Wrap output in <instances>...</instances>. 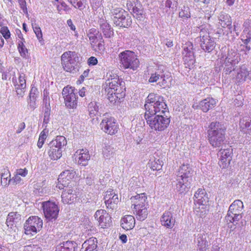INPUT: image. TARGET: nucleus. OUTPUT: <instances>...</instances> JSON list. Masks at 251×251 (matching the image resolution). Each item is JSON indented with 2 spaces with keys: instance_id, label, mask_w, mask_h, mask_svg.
I'll return each mask as SVG.
<instances>
[{
  "instance_id": "4468645a",
  "label": "nucleus",
  "mask_w": 251,
  "mask_h": 251,
  "mask_svg": "<svg viewBox=\"0 0 251 251\" xmlns=\"http://www.w3.org/2000/svg\"><path fill=\"white\" fill-rule=\"evenodd\" d=\"M76 58L75 52L68 51L63 53L61 56V62L64 70L70 73L75 70Z\"/></svg>"
},
{
  "instance_id": "6e6d98bb",
  "label": "nucleus",
  "mask_w": 251,
  "mask_h": 251,
  "mask_svg": "<svg viewBox=\"0 0 251 251\" xmlns=\"http://www.w3.org/2000/svg\"><path fill=\"white\" fill-rule=\"evenodd\" d=\"M179 16L181 18H184L186 19L189 18L191 16L189 8L187 7H184V9H182L181 11L179 12Z\"/></svg>"
},
{
  "instance_id": "680f3d73",
  "label": "nucleus",
  "mask_w": 251,
  "mask_h": 251,
  "mask_svg": "<svg viewBox=\"0 0 251 251\" xmlns=\"http://www.w3.org/2000/svg\"><path fill=\"white\" fill-rule=\"evenodd\" d=\"M139 1L138 0H128L127 1L126 5L128 8L129 11H130L131 9L136 6V3L138 2Z\"/></svg>"
},
{
  "instance_id": "c756f323",
  "label": "nucleus",
  "mask_w": 251,
  "mask_h": 251,
  "mask_svg": "<svg viewBox=\"0 0 251 251\" xmlns=\"http://www.w3.org/2000/svg\"><path fill=\"white\" fill-rule=\"evenodd\" d=\"M219 24L222 27H227L230 30L231 20L229 15L225 13H221L219 16Z\"/></svg>"
},
{
  "instance_id": "5701e85b",
  "label": "nucleus",
  "mask_w": 251,
  "mask_h": 251,
  "mask_svg": "<svg viewBox=\"0 0 251 251\" xmlns=\"http://www.w3.org/2000/svg\"><path fill=\"white\" fill-rule=\"evenodd\" d=\"M23 221L22 216L17 212H10L6 219V224L7 226L12 228L13 226H17L20 225Z\"/></svg>"
},
{
  "instance_id": "a211bd4d",
  "label": "nucleus",
  "mask_w": 251,
  "mask_h": 251,
  "mask_svg": "<svg viewBox=\"0 0 251 251\" xmlns=\"http://www.w3.org/2000/svg\"><path fill=\"white\" fill-rule=\"evenodd\" d=\"M195 236L194 242L196 244L197 251H206L210 245L207 234L203 232Z\"/></svg>"
},
{
  "instance_id": "4be33fe9",
  "label": "nucleus",
  "mask_w": 251,
  "mask_h": 251,
  "mask_svg": "<svg viewBox=\"0 0 251 251\" xmlns=\"http://www.w3.org/2000/svg\"><path fill=\"white\" fill-rule=\"evenodd\" d=\"M75 160L78 165L85 166L88 164L90 158L89 151L87 149L77 150L74 154Z\"/></svg>"
},
{
  "instance_id": "864d4df0",
  "label": "nucleus",
  "mask_w": 251,
  "mask_h": 251,
  "mask_svg": "<svg viewBox=\"0 0 251 251\" xmlns=\"http://www.w3.org/2000/svg\"><path fill=\"white\" fill-rule=\"evenodd\" d=\"M65 174H60L58 176V180L59 182H62V183L58 184V187L59 189H63V190H64L65 188H68V187L66 186L67 184L66 183H64V182H66V181L64 180Z\"/></svg>"
},
{
  "instance_id": "338daca9",
  "label": "nucleus",
  "mask_w": 251,
  "mask_h": 251,
  "mask_svg": "<svg viewBox=\"0 0 251 251\" xmlns=\"http://www.w3.org/2000/svg\"><path fill=\"white\" fill-rule=\"evenodd\" d=\"M36 98H33V97H30V99H29V101H28L29 106L31 109H34L36 107V103H35Z\"/></svg>"
},
{
  "instance_id": "cd10ccee",
  "label": "nucleus",
  "mask_w": 251,
  "mask_h": 251,
  "mask_svg": "<svg viewBox=\"0 0 251 251\" xmlns=\"http://www.w3.org/2000/svg\"><path fill=\"white\" fill-rule=\"evenodd\" d=\"M73 190L66 188L61 195L62 201L63 203H71L74 202V200L76 199L75 195L73 193Z\"/></svg>"
},
{
  "instance_id": "0eeeda50",
  "label": "nucleus",
  "mask_w": 251,
  "mask_h": 251,
  "mask_svg": "<svg viewBox=\"0 0 251 251\" xmlns=\"http://www.w3.org/2000/svg\"><path fill=\"white\" fill-rule=\"evenodd\" d=\"M243 203L239 200H235L230 205L229 209L225 219L226 222L233 223L238 221L242 217V214L243 213Z\"/></svg>"
},
{
  "instance_id": "a18cd8bd",
  "label": "nucleus",
  "mask_w": 251,
  "mask_h": 251,
  "mask_svg": "<svg viewBox=\"0 0 251 251\" xmlns=\"http://www.w3.org/2000/svg\"><path fill=\"white\" fill-rule=\"evenodd\" d=\"M26 174H13L11 178H9V182H11V184H17L21 181L20 176L25 177V176Z\"/></svg>"
},
{
  "instance_id": "7ed1b4c3",
  "label": "nucleus",
  "mask_w": 251,
  "mask_h": 251,
  "mask_svg": "<svg viewBox=\"0 0 251 251\" xmlns=\"http://www.w3.org/2000/svg\"><path fill=\"white\" fill-rule=\"evenodd\" d=\"M226 128L224 125L218 122H211L207 130L208 140L213 148L224 147L226 145Z\"/></svg>"
},
{
  "instance_id": "f8f14e48",
  "label": "nucleus",
  "mask_w": 251,
  "mask_h": 251,
  "mask_svg": "<svg viewBox=\"0 0 251 251\" xmlns=\"http://www.w3.org/2000/svg\"><path fill=\"white\" fill-rule=\"evenodd\" d=\"M177 183L175 190L179 194L184 195L189 190L192 179L187 174H179L176 177Z\"/></svg>"
},
{
  "instance_id": "2f4dec72",
  "label": "nucleus",
  "mask_w": 251,
  "mask_h": 251,
  "mask_svg": "<svg viewBox=\"0 0 251 251\" xmlns=\"http://www.w3.org/2000/svg\"><path fill=\"white\" fill-rule=\"evenodd\" d=\"M100 28L103 36L106 38H110L113 34L109 24L105 21L101 20L100 22Z\"/></svg>"
},
{
  "instance_id": "1a4fd4ad",
  "label": "nucleus",
  "mask_w": 251,
  "mask_h": 251,
  "mask_svg": "<svg viewBox=\"0 0 251 251\" xmlns=\"http://www.w3.org/2000/svg\"><path fill=\"white\" fill-rule=\"evenodd\" d=\"M182 48L183 59L185 67L191 69L195 63L194 46L191 42H187L183 45Z\"/></svg>"
},
{
  "instance_id": "4c0bfd02",
  "label": "nucleus",
  "mask_w": 251,
  "mask_h": 251,
  "mask_svg": "<svg viewBox=\"0 0 251 251\" xmlns=\"http://www.w3.org/2000/svg\"><path fill=\"white\" fill-rule=\"evenodd\" d=\"M126 12L122 8L113 6L111 9V18L114 22V19H120L121 16L126 15Z\"/></svg>"
},
{
  "instance_id": "ea45409f",
  "label": "nucleus",
  "mask_w": 251,
  "mask_h": 251,
  "mask_svg": "<svg viewBox=\"0 0 251 251\" xmlns=\"http://www.w3.org/2000/svg\"><path fill=\"white\" fill-rule=\"evenodd\" d=\"M130 11L137 19L141 20V18H143L142 6L139 1L136 3V6Z\"/></svg>"
},
{
  "instance_id": "f257e3e1",
  "label": "nucleus",
  "mask_w": 251,
  "mask_h": 251,
  "mask_svg": "<svg viewBox=\"0 0 251 251\" xmlns=\"http://www.w3.org/2000/svg\"><path fill=\"white\" fill-rule=\"evenodd\" d=\"M107 78L105 83V90L107 99L111 103L119 102L125 95L124 86H122V81H120L118 75L112 72L107 73Z\"/></svg>"
},
{
  "instance_id": "603ef678",
  "label": "nucleus",
  "mask_w": 251,
  "mask_h": 251,
  "mask_svg": "<svg viewBox=\"0 0 251 251\" xmlns=\"http://www.w3.org/2000/svg\"><path fill=\"white\" fill-rule=\"evenodd\" d=\"M32 27L34 30L36 36L38 39L39 41L42 44L43 42V36L42 31L40 27L38 26H34L33 25H32Z\"/></svg>"
},
{
  "instance_id": "6e6552de",
  "label": "nucleus",
  "mask_w": 251,
  "mask_h": 251,
  "mask_svg": "<svg viewBox=\"0 0 251 251\" xmlns=\"http://www.w3.org/2000/svg\"><path fill=\"white\" fill-rule=\"evenodd\" d=\"M66 107L69 109H75L77 105V90L74 87L67 86L62 92Z\"/></svg>"
},
{
  "instance_id": "de8ad7c7",
  "label": "nucleus",
  "mask_w": 251,
  "mask_h": 251,
  "mask_svg": "<svg viewBox=\"0 0 251 251\" xmlns=\"http://www.w3.org/2000/svg\"><path fill=\"white\" fill-rule=\"evenodd\" d=\"M92 48L94 51L101 53L105 49L103 39H100L95 46H92Z\"/></svg>"
},
{
  "instance_id": "e433bc0d",
  "label": "nucleus",
  "mask_w": 251,
  "mask_h": 251,
  "mask_svg": "<svg viewBox=\"0 0 251 251\" xmlns=\"http://www.w3.org/2000/svg\"><path fill=\"white\" fill-rule=\"evenodd\" d=\"M99 223L101 228H105L110 226L111 223V217L106 211L100 218Z\"/></svg>"
},
{
  "instance_id": "393cba45",
  "label": "nucleus",
  "mask_w": 251,
  "mask_h": 251,
  "mask_svg": "<svg viewBox=\"0 0 251 251\" xmlns=\"http://www.w3.org/2000/svg\"><path fill=\"white\" fill-rule=\"evenodd\" d=\"M216 101L212 98H207L199 103V107L204 112H206L215 107Z\"/></svg>"
},
{
  "instance_id": "49530a36",
  "label": "nucleus",
  "mask_w": 251,
  "mask_h": 251,
  "mask_svg": "<svg viewBox=\"0 0 251 251\" xmlns=\"http://www.w3.org/2000/svg\"><path fill=\"white\" fill-rule=\"evenodd\" d=\"M88 109L90 114L91 115H96L99 111V103L96 101H92L88 105Z\"/></svg>"
},
{
  "instance_id": "aec40b11",
  "label": "nucleus",
  "mask_w": 251,
  "mask_h": 251,
  "mask_svg": "<svg viewBox=\"0 0 251 251\" xmlns=\"http://www.w3.org/2000/svg\"><path fill=\"white\" fill-rule=\"evenodd\" d=\"M104 199L107 208L112 210L116 208L119 202V199L118 195L114 193L113 189H109L105 192Z\"/></svg>"
},
{
  "instance_id": "f03ea898",
  "label": "nucleus",
  "mask_w": 251,
  "mask_h": 251,
  "mask_svg": "<svg viewBox=\"0 0 251 251\" xmlns=\"http://www.w3.org/2000/svg\"><path fill=\"white\" fill-rule=\"evenodd\" d=\"M145 107V118L157 114H169L167 106L163 98L153 93L150 94L147 97Z\"/></svg>"
},
{
  "instance_id": "9b49d317",
  "label": "nucleus",
  "mask_w": 251,
  "mask_h": 251,
  "mask_svg": "<svg viewBox=\"0 0 251 251\" xmlns=\"http://www.w3.org/2000/svg\"><path fill=\"white\" fill-rule=\"evenodd\" d=\"M43 226L42 220L38 216L30 217L24 224V228L26 234L36 233L40 231Z\"/></svg>"
},
{
  "instance_id": "c9c22d12",
  "label": "nucleus",
  "mask_w": 251,
  "mask_h": 251,
  "mask_svg": "<svg viewBox=\"0 0 251 251\" xmlns=\"http://www.w3.org/2000/svg\"><path fill=\"white\" fill-rule=\"evenodd\" d=\"M50 144L55 148L62 150V148L67 145V140L65 137L58 136Z\"/></svg>"
},
{
  "instance_id": "5fc2aeb1",
  "label": "nucleus",
  "mask_w": 251,
  "mask_h": 251,
  "mask_svg": "<svg viewBox=\"0 0 251 251\" xmlns=\"http://www.w3.org/2000/svg\"><path fill=\"white\" fill-rule=\"evenodd\" d=\"M47 137V134L44 132V131H42L40 134L38 141L37 143V146L39 148H41L44 143V141Z\"/></svg>"
},
{
  "instance_id": "052dcab7",
  "label": "nucleus",
  "mask_w": 251,
  "mask_h": 251,
  "mask_svg": "<svg viewBox=\"0 0 251 251\" xmlns=\"http://www.w3.org/2000/svg\"><path fill=\"white\" fill-rule=\"evenodd\" d=\"M25 75L24 74H21L19 76V83L17 85L22 87H26Z\"/></svg>"
},
{
  "instance_id": "a19ab883",
  "label": "nucleus",
  "mask_w": 251,
  "mask_h": 251,
  "mask_svg": "<svg viewBox=\"0 0 251 251\" xmlns=\"http://www.w3.org/2000/svg\"><path fill=\"white\" fill-rule=\"evenodd\" d=\"M240 127L242 130L251 131V116L245 117L241 119Z\"/></svg>"
},
{
  "instance_id": "bb28decb",
  "label": "nucleus",
  "mask_w": 251,
  "mask_h": 251,
  "mask_svg": "<svg viewBox=\"0 0 251 251\" xmlns=\"http://www.w3.org/2000/svg\"><path fill=\"white\" fill-rule=\"evenodd\" d=\"M121 223L122 228L126 230H129L134 227L135 219L131 215H126L121 219Z\"/></svg>"
},
{
  "instance_id": "6ab92c4d",
  "label": "nucleus",
  "mask_w": 251,
  "mask_h": 251,
  "mask_svg": "<svg viewBox=\"0 0 251 251\" xmlns=\"http://www.w3.org/2000/svg\"><path fill=\"white\" fill-rule=\"evenodd\" d=\"M232 78L235 79L237 81H244L251 73H250L245 66H242L240 68L235 69V68L231 70V74H228Z\"/></svg>"
},
{
  "instance_id": "f704fd0d",
  "label": "nucleus",
  "mask_w": 251,
  "mask_h": 251,
  "mask_svg": "<svg viewBox=\"0 0 251 251\" xmlns=\"http://www.w3.org/2000/svg\"><path fill=\"white\" fill-rule=\"evenodd\" d=\"M50 149L48 151V154L50 158L52 160H57L62 156V150L59 149L57 148L49 145Z\"/></svg>"
},
{
  "instance_id": "423d86ee",
  "label": "nucleus",
  "mask_w": 251,
  "mask_h": 251,
  "mask_svg": "<svg viewBox=\"0 0 251 251\" xmlns=\"http://www.w3.org/2000/svg\"><path fill=\"white\" fill-rule=\"evenodd\" d=\"M119 56L120 63L124 69L136 70L139 65V61L135 53L130 50L121 52Z\"/></svg>"
},
{
  "instance_id": "69168bd1",
  "label": "nucleus",
  "mask_w": 251,
  "mask_h": 251,
  "mask_svg": "<svg viewBox=\"0 0 251 251\" xmlns=\"http://www.w3.org/2000/svg\"><path fill=\"white\" fill-rule=\"evenodd\" d=\"M89 74V70L87 69L85 70L82 74L80 76L79 79L78 81H79V83H81V82L83 81L85 78L87 77Z\"/></svg>"
},
{
  "instance_id": "f3484780",
  "label": "nucleus",
  "mask_w": 251,
  "mask_h": 251,
  "mask_svg": "<svg viewBox=\"0 0 251 251\" xmlns=\"http://www.w3.org/2000/svg\"><path fill=\"white\" fill-rule=\"evenodd\" d=\"M172 80L171 73L166 67L161 65L160 76L159 77L157 85L163 88H169L171 85Z\"/></svg>"
},
{
  "instance_id": "412c9836",
  "label": "nucleus",
  "mask_w": 251,
  "mask_h": 251,
  "mask_svg": "<svg viewBox=\"0 0 251 251\" xmlns=\"http://www.w3.org/2000/svg\"><path fill=\"white\" fill-rule=\"evenodd\" d=\"M161 225L168 228H172L176 223L175 218L173 217V211L171 207L169 209L165 211L160 218Z\"/></svg>"
},
{
  "instance_id": "473e14b6",
  "label": "nucleus",
  "mask_w": 251,
  "mask_h": 251,
  "mask_svg": "<svg viewBox=\"0 0 251 251\" xmlns=\"http://www.w3.org/2000/svg\"><path fill=\"white\" fill-rule=\"evenodd\" d=\"M148 206L143 207H137L134 208V213H136V217L138 220L143 221L147 218L149 211Z\"/></svg>"
},
{
  "instance_id": "13d9d810",
  "label": "nucleus",
  "mask_w": 251,
  "mask_h": 251,
  "mask_svg": "<svg viewBox=\"0 0 251 251\" xmlns=\"http://www.w3.org/2000/svg\"><path fill=\"white\" fill-rule=\"evenodd\" d=\"M0 32L5 39H7L10 37V32L8 27L6 26L2 27L0 29Z\"/></svg>"
},
{
  "instance_id": "37998d69",
  "label": "nucleus",
  "mask_w": 251,
  "mask_h": 251,
  "mask_svg": "<svg viewBox=\"0 0 251 251\" xmlns=\"http://www.w3.org/2000/svg\"><path fill=\"white\" fill-rule=\"evenodd\" d=\"M120 22H116V26L120 27H127L130 26L132 23L131 19L130 16L127 13L126 15L124 16L123 19Z\"/></svg>"
},
{
  "instance_id": "3c124183",
  "label": "nucleus",
  "mask_w": 251,
  "mask_h": 251,
  "mask_svg": "<svg viewBox=\"0 0 251 251\" xmlns=\"http://www.w3.org/2000/svg\"><path fill=\"white\" fill-rule=\"evenodd\" d=\"M112 148L109 145L104 144L102 148V154L104 157H108L113 152Z\"/></svg>"
},
{
  "instance_id": "0e129e2a",
  "label": "nucleus",
  "mask_w": 251,
  "mask_h": 251,
  "mask_svg": "<svg viewBox=\"0 0 251 251\" xmlns=\"http://www.w3.org/2000/svg\"><path fill=\"white\" fill-rule=\"evenodd\" d=\"M75 8H78L80 10H82L84 8V6L82 0H78L76 1V3H74V5H72Z\"/></svg>"
},
{
  "instance_id": "2eb2a0df",
  "label": "nucleus",
  "mask_w": 251,
  "mask_h": 251,
  "mask_svg": "<svg viewBox=\"0 0 251 251\" xmlns=\"http://www.w3.org/2000/svg\"><path fill=\"white\" fill-rule=\"evenodd\" d=\"M100 125L101 129L108 134L113 135L118 131V125L113 117L105 116Z\"/></svg>"
},
{
  "instance_id": "39448f33",
  "label": "nucleus",
  "mask_w": 251,
  "mask_h": 251,
  "mask_svg": "<svg viewBox=\"0 0 251 251\" xmlns=\"http://www.w3.org/2000/svg\"><path fill=\"white\" fill-rule=\"evenodd\" d=\"M221 60L224 61V73L227 75L231 74V70L239 62L240 58L236 50L231 49L226 53H222Z\"/></svg>"
},
{
  "instance_id": "58836bf2",
  "label": "nucleus",
  "mask_w": 251,
  "mask_h": 251,
  "mask_svg": "<svg viewBox=\"0 0 251 251\" xmlns=\"http://www.w3.org/2000/svg\"><path fill=\"white\" fill-rule=\"evenodd\" d=\"M205 195V191L204 189H199L194 195V200L199 204H204L203 202L206 199Z\"/></svg>"
},
{
  "instance_id": "c85d7f7f",
  "label": "nucleus",
  "mask_w": 251,
  "mask_h": 251,
  "mask_svg": "<svg viewBox=\"0 0 251 251\" xmlns=\"http://www.w3.org/2000/svg\"><path fill=\"white\" fill-rule=\"evenodd\" d=\"M77 247V244L74 241H67L60 244L56 251H75Z\"/></svg>"
},
{
  "instance_id": "a878e982",
  "label": "nucleus",
  "mask_w": 251,
  "mask_h": 251,
  "mask_svg": "<svg viewBox=\"0 0 251 251\" xmlns=\"http://www.w3.org/2000/svg\"><path fill=\"white\" fill-rule=\"evenodd\" d=\"M96 238L91 237L86 240L82 245L80 251H94L98 247Z\"/></svg>"
},
{
  "instance_id": "c03bdc74",
  "label": "nucleus",
  "mask_w": 251,
  "mask_h": 251,
  "mask_svg": "<svg viewBox=\"0 0 251 251\" xmlns=\"http://www.w3.org/2000/svg\"><path fill=\"white\" fill-rule=\"evenodd\" d=\"M44 94V98L43 99V103L45 104L44 109V116L50 117V97L48 95Z\"/></svg>"
},
{
  "instance_id": "20e7f679",
  "label": "nucleus",
  "mask_w": 251,
  "mask_h": 251,
  "mask_svg": "<svg viewBox=\"0 0 251 251\" xmlns=\"http://www.w3.org/2000/svg\"><path fill=\"white\" fill-rule=\"evenodd\" d=\"M166 114H157L145 118L151 129L161 131L166 129L170 123V116Z\"/></svg>"
},
{
  "instance_id": "e2e57ef3",
  "label": "nucleus",
  "mask_w": 251,
  "mask_h": 251,
  "mask_svg": "<svg viewBox=\"0 0 251 251\" xmlns=\"http://www.w3.org/2000/svg\"><path fill=\"white\" fill-rule=\"evenodd\" d=\"M67 25L68 26L70 27L71 29L74 31L75 32V35L76 37L78 36V33L75 30V26L73 24L72 21L71 19H69L67 21Z\"/></svg>"
},
{
  "instance_id": "774afa93",
  "label": "nucleus",
  "mask_w": 251,
  "mask_h": 251,
  "mask_svg": "<svg viewBox=\"0 0 251 251\" xmlns=\"http://www.w3.org/2000/svg\"><path fill=\"white\" fill-rule=\"evenodd\" d=\"M105 212V210L103 209H100L99 210H97L94 215V217L95 219H96L99 222V220L100 219V218H101V216L103 214H104V212Z\"/></svg>"
},
{
  "instance_id": "bf43d9fd",
  "label": "nucleus",
  "mask_w": 251,
  "mask_h": 251,
  "mask_svg": "<svg viewBox=\"0 0 251 251\" xmlns=\"http://www.w3.org/2000/svg\"><path fill=\"white\" fill-rule=\"evenodd\" d=\"M26 87H22L20 86L19 85H15V89L17 92V95L21 97H23L24 95Z\"/></svg>"
},
{
  "instance_id": "9d476101",
  "label": "nucleus",
  "mask_w": 251,
  "mask_h": 251,
  "mask_svg": "<svg viewBox=\"0 0 251 251\" xmlns=\"http://www.w3.org/2000/svg\"><path fill=\"white\" fill-rule=\"evenodd\" d=\"M199 37L201 48L205 52H211L215 48L216 43L214 39L209 36L207 29H201Z\"/></svg>"
},
{
  "instance_id": "72a5a7b5",
  "label": "nucleus",
  "mask_w": 251,
  "mask_h": 251,
  "mask_svg": "<svg viewBox=\"0 0 251 251\" xmlns=\"http://www.w3.org/2000/svg\"><path fill=\"white\" fill-rule=\"evenodd\" d=\"M244 26L245 28L242 36L244 38H246L244 40V43L247 44L251 40V21L247 20L245 22Z\"/></svg>"
},
{
  "instance_id": "b1692460",
  "label": "nucleus",
  "mask_w": 251,
  "mask_h": 251,
  "mask_svg": "<svg viewBox=\"0 0 251 251\" xmlns=\"http://www.w3.org/2000/svg\"><path fill=\"white\" fill-rule=\"evenodd\" d=\"M131 201L133 202L134 208L137 207H143L148 206V202H146L147 197L145 193L137 194L130 198Z\"/></svg>"
},
{
  "instance_id": "dca6fc26",
  "label": "nucleus",
  "mask_w": 251,
  "mask_h": 251,
  "mask_svg": "<svg viewBox=\"0 0 251 251\" xmlns=\"http://www.w3.org/2000/svg\"><path fill=\"white\" fill-rule=\"evenodd\" d=\"M45 217L49 220L56 219L59 213L57 205L50 201H44L42 203Z\"/></svg>"
},
{
  "instance_id": "7c9ffc66",
  "label": "nucleus",
  "mask_w": 251,
  "mask_h": 251,
  "mask_svg": "<svg viewBox=\"0 0 251 251\" xmlns=\"http://www.w3.org/2000/svg\"><path fill=\"white\" fill-rule=\"evenodd\" d=\"M91 47L95 46L100 39H102V36L99 34V32L95 28H91L87 34Z\"/></svg>"
},
{
  "instance_id": "09e8293b",
  "label": "nucleus",
  "mask_w": 251,
  "mask_h": 251,
  "mask_svg": "<svg viewBox=\"0 0 251 251\" xmlns=\"http://www.w3.org/2000/svg\"><path fill=\"white\" fill-rule=\"evenodd\" d=\"M161 66L158 67V69L154 73L151 75V76L149 79L150 83L157 82L158 80L159 77L160 76Z\"/></svg>"
},
{
  "instance_id": "79ce46f5",
  "label": "nucleus",
  "mask_w": 251,
  "mask_h": 251,
  "mask_svg": "<svg viewBox=\"0 0 251 251\" xmlns=\"http://www.w3.org/2000/svg\"><path fill=\"white\" fill-rule=\"evenodd\" d=\"M25 39L22 38L21 40L18 41V49L21 56L25 58L27 53V49L25 46Z\"/></svg>"
},
{
  "instance_id": "4d7b16f0",
  "label": "nucleus",
  "mask_w": 251,
  "mask_h": 251,
  "mask_svg": "<svg viewBox=\"0 0 251 251\" xmlns=\"http://www.w3.org/2000/svg\"><path fill=\"white\" fill-rule=\"evenodd\" d=\"M24 251H42V248L37 245H30L25 246Z\"/></svg>"
},
{
  "instance_id": "8fccbe9b",
  "label": "nucleus",
  "mask_w": 251,
  "mask_h": 251,
  "mask_svg": "<svg viewBox=\"0 0 251 251\" xmlns=\"http://www.w3.org/2000/svg\"><path fill=\"white\" fill-rule=\"evenodd\" d=\"M148 167L153 171H159L162 168V164L159 159L157 161L155 160L151 161L148 163Z\"/></svg>"
},
{
  "instance_id": "ddd939ff",
  "label": "nucleus",
  "mask_w": 251,
  "mask_h": 251,
  "mask_svg": "<svg viewBox=\"0 0 251 251\" xmlns=\"http://www.w3.org/2000/svg\"><path fill=\"white\" fill-rule=\"evenodd\" d=\"M221 148L217 154L219 159V164L221 168L224 169L228 166L231 160L232 149L228 145H226Z\"/></svg>"
}]
</instances>
